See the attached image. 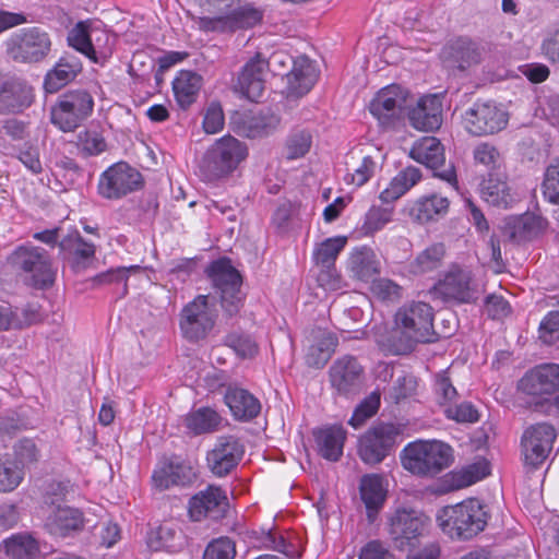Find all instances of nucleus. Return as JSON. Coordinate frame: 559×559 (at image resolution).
Segmentation results:
<instances>
[{"mask_svg":"<svg viewBox=\"0 0 559 559\" xmlns=\"http://www.w3.org/2000/svg\"><path fill=\"white\" fill-rule=\"evenodd\" d=\"M432 308L423 301H413L401 307L394 317V328L389 342L394 354L409 353L417 343L432 341Z\"/></svg>","mask_w":559,"mask_h":559,"instance_id":"1","label":"nucleus"},{"mask_svg":"<svg viewBox=\"0 0 559 559\" xmlns=\"http://www.w3.org/2000/svg\"><path fill=\"white\" fill-rule=\"evenodd\" d=\"M247 157L248 147L243 142L231 135H224L203 154L199 165L200 176L209 182L227 178Z\"/></svg>","mask_w":559,"mask_h":559,"instance_id":"2","label":"nucleus"},{"mask_svg":"<svg viewBox=\"0 0 559 559\" xmlns=\"http://www.w3.org/2000/svg\"><path fill=\"white\" fill-rule=\"evenodd\" d=\"M453 459L452 448L438 440L408 443L401 453L403 467L417 476H435Z\"/></svg>","mask_w":559,"mask_h":559,"instance_id":"3","label":"nucleus"},{"mask_svg":"<svg viewBox=\"0 0 559 559\" xmlns=\"http://www.w3.org/2000/svg\"><path fill=\"white\" fill-rule=\"evenodd\" d=\"M438 520L451 538L469 539L485 528L487 514L477 499H469L445 507Z\"/></svg>","mask_w":559,"mask_h":559,"instance_id":"4","label":"nucleus"},{"mask_svg":"<svg viewBox=\"0 0 559 559\" xmlns=\"http://www.w3.org/2000/svg\"><path fill=\"white\" fill-rule=\"evenodd\" d=\"M68 43L92 62L104 64L112 53L115 37L100 22L82 21L69 32Z\"/></svg>","mask_w":559,"mask_h":559,"instance_id":"5","label":"nucleus"},{"mask_svg":"<svg viewBox=\"0 0 559 559\" xmlns=\"http://www.w3.org/2000/svg\"><path fill=\"white\" fill-rule=\"evenodd\" d=\"M217 319L216 301L209 295H198L188 302L180 313V330L189 341L206 337Z\"/></svg>","mask_w":559,"mask_h":559,"instance_id":"6","label":"nucleus"},{"mask_svg":"<svg viewBox=\"0 0 559 559\" xmlns=\"http://www.w3.org/2000/svg\"><path fill=\"white\" fill-rule=\"evenodd\" d=\"M50 35L40 27L32 26L21 28L7 40V51L10 57L24 63L43 61L51 51Z\"/></svg>","mask_w":559,"mask_h":559,"instance_id":"7","label":"nucleus"},{"mask_svg":"<svg viewBox=\"0 0 559 559\" xmlns=\"http://www.w3.org/2000/svg\"><path fill=\"white\" fill-rule=\"evenodd\" d=\"M94 100L84 90L71 91L51 108V122L63 132L76 129L93 111Z\"/></svg>","mask_w":559,"mask_h":559,"instance_id":"8","label":"nucleus"},{"mask_svg":"<svg viewBox=\"0 0 559 559\" xmlns=\"http://www.w3.org/2000/svg\"><path fill=\"white\" fill-rule=\"evenodd\" d=\"M409 157L433 171V176L448 182L454 190L459 189L455 168L445 165L444 147L435 136H425L414 143Z\"/></svg>","mask_w":559,"mask_h":559,"instance_id":"9","label":"nucleus"},{"mask_svg":"<svg viewBox=\"0 0 559 559\" xmlns=\"http://www.w3.org/2000/svg\"><path fill=\"white\" fill-rule=\"evenodd\" d=\"M401 433L393 423H380L369 428L359 439L358 455L367 464H378L389 454Z\"/></svg>","mask_w":559,"mask_h":559,"instance_id":"10","label":"nucleus"},{"mask_svg":"<svg viewBox=\"0 0 559 559\" xmlns=\"http://www.w3.org/2000/svg\"><path fill=\"white\" fill-rule=\"evenodd\" d=\"M209 276L221 294L222 307L233 316L242 305L240 292L241 276L227 259L214 261L209 267Z\"/></svg>","mask_w":559,"mask_h":559,"instance_id":"11","label":"nucleus"},{"mask_svg":"<svg viewBox=\"0 0 559 559\" xmlns=\"http://www.w3.org/2000/svg\"><path fill=\"white\" fill-rule=\"evenodd\" d=\"M508 121V112L493 102H476L464 114L466 130L478 136L500 132L507 127Z\"/></svg>","mask_w":559,"mask_h":559,"instance_id":"12","label":"nucleus"},{"mask_svg":"<svg viewBox=\"0 0 559 559\" xmlns=\"http://www.w3.org/2000/svg\"><path fill=\"white\" fill-rule=\"evenodd\" d=\"M11 262L16 267L31 274L35 287H47L55 281L50 255L40 247H19L12 253Z\"/></svg>","mask_w":559,"mask_h":559,"instance_id":"13","label":"nucleus"},{"mask_svg":"<svg viewBox=\"0 0 559 559\" xmlns=\"http://www.w3.org/2000/svg\"><path fill=\"white\" fill-rule=\"evenodd\" d=\"M430 525V519L413 509H399L389 520V535L395 547L404 550L413 540L423 536Z\"/></svg>","mask_w":559,"mask_h":559,"instance_id":"14","label":"nucleus"},{"mask_svg":"<svg viewBox=\"0 0 559 559\" xmlns=\"http://www.w3.org/2000/svg\"><path fill=\"white\" fill-rule=\"evenodd\" d=\"M140 186L141 174L127 163H117L100 174L97 190L103 198L117 200L139 189Z\"/></svg>","mask_w":559,"mask_h":559,"instance_id":"15","label":"nucleus"},{"mask_svg":"<svg viewBox=\"0 0 559 559\" xmlns=\"http://www.w3.org/2000/svg\"><path fill=\"white\" fill-rule=\"evenodd\" d=\"M408 92L400 85L392 84L380 90L370 103L369 109L382 126H394L409 105Z\"/></svg>","mask_w":559,"mask_h":559,"instance_id":"16","label":"nucleus"},{"mask_svg":"<svg viewBox=\"0 0 559 559\" xmlns=\"http://www.w3.org/2000/svg\"><path fill=\"white\" fill-rule=\"evenodd\" d=\"M262 12L251 4L238 7L225 15L195 16L194 25L203 32H233L239 28H250L260 23Z\"/></svg>","mask_w":559,"mask_h":559,"instance_id":"17","label":"nucleus"},{"mask_svg":"<svg viewBox=\"0 0 559 559\" xmlns=\"http://www.w3.org/2000/svg\"><path fill=\"white\" fill-rule=\"evenodd\" d=\"M556 439L555 428L546 423H538L526 428L521 439L524 463L534 468L548 457Z\"/></svg>","mask_w":559,"mask_h":559,"instance_id":"18","label":"nucleus"},{"mask_svg":"<svg viewBox=\"0 0 559 559\" xmlns=\"http://www.w3.org/2000/svg\"><path fill=\"white\" fill-rule=\"evenodd\" d=\"M409 124L424 132H431L442 124V102L439 95H424L416 102L409 100L407 108Z\"/></svg>","mask_w":559,"mask_h":559,"instance_id":"19","label":"nucleus"},{"mask_svg":"<svg viewBox=\"0 0 559 559\" xmlns=\"http://www.w3.org/2000/svg\"><path fill=\"white\" fill-rule=\"evenodd\" d=\"M347 242L346 237H332L319 243L313 251V259L318 265L326 269L322 271L318 281L325 289L335 290L341 287V278L333 265L336 258Z\"/></svg>","mask_w":559,"mask_h":559,"instance_id":"20","label":"nucleus"},{"mask_svg":"<svg viewBox=\"0 0 559 559\" xmlns=\"http://www.w3.org/2000/svg\"><path fill=\"white\" fill-rule=\"evenodd\" d=\"M364 369L353 356H344L330 368L331 385L342 395H354L362 386Z\"/></svg>","mask_w":559,"mask_h":559,"instance_id":"21","label":"nucleus"},{"mask_svg":"<svg viewBox=\"0 0 559 559\" xmlns=\"http://www.w3.org/2000/svg\"><path fill=\"white\" fill-rule=\"evenodd\" d=\"M228 507L226 493L219 487L209 486L190 499L189 514L193 521H201L207 516L218 520L226 514Z\"/></svg>","mask_w":559,"mask_h":559,"instance_id":"22","label":"nucleus"},{"mask_svg":"<svg viewBox=\"0 0 559 559\" xmlns=\"http://www.w3.org/2000/svg\"><path fill=\"white\" fill-rule=\"evenodd\" d=\"M242 454L243 447L238 439L231 436L221 437L207 453V466L214 475L223 477L237 466Z\"/></svg>","mask_w":559,"mask_h":559,"instance_id":"23","label":"nucleus"},{"mask_svg":"<svg viewBox=\"0 0 559 559\" xmlns=\"http://www.w3.org/2000/svg\"><path fill=\"white\" fill-rule=\"evenodd\" d=\"M265 73V57L258 52L242 68L235 84V90L249 100L255 102L264 91Z\"/></svg>","mask_w":559,"mask_h":559,"instance_id":"24","label":"nucleus"},{"mask_svg":"<svg viewBox=\"0 0 559 559\" xmlns=\"http://www.w3.org/2000/svg\"><path fill=\"white\" fill-rule=\"evenodd\" d=\"M33 100V88L23 80L11 78L0 83V114L22 112Z\"/></svg>","mask_w":559,"mask_h":559,"instance_id":"25","label":"nucleus"},{"mask_svg":"<svg viewBox=\"0 0 559 559\" xmlns=\"http://www.w3.org/2000/svg\"><path fill=\"white\" fill-rule=\"evenodd\" d=\"M437 290L448 299L471 302L477 298L472 285V273L456 265L452 266L437 285Z\"/></svg>","mask_w":559,"mask_h":559,"instance_id":"26","label":"nucleus"},{"mask_svg":"<svg viewBox=\"0 0 559 559\" xmlns=\"http://www.w3.org/2000/svg\"><path fill=\"white\" fill-rule=\"evenodd\" d=\"M319 78V71L308 57L299 56L294 60L292 71L286 74L288 96L301 97L310 92Z\"/></svg>","mask_w":559,"mask_h":559,"instance_id":"27","label":"nucleus"},{"mask_svg":"<svg viewBox=\"0 0 559 559\" xmlns=\"http://www.w3.org/2000/svg\"><path fill=\"white\" fill-rule=\"evenodd\" d=\"M318 453L330 462H337L344 450L347 431L342 425H324L313 430Z\"/></svg>","mask_w":559,"mask_h":559,"instance_id":"28","label":"nucleus"},{"mask_svg":"<svg viewBox=\"0 0 559 559\" xmlns=\"http://www.w3.org/2000/svg\"><path fill=\"white\" fill-rule=\"evenodd\" d=\"M521 388L527 394H551L559 390V365L545 364L535 367L521 380Z\"/></svg>","mask_w":559,"mask_h":559,"instance_id":"29","label":"nucleus"},{"mask_svg":"<svg viewBox=\"0 0 559 559\" xmlns=\"http://www.w3.org/2000/svg\"><path fill=\"white\" fill-rule=\"evenodd\" d=\"M479 192L481 199L489 205L509 209L520 200V195L512 189L509 182L499 174L489 173L484 178Z\"/></svg>","mask_w":559,"mask_h":559,"instance_id":"30","label":"nucleus"},{"mask_svg":"<svg viewBox=\"0 0 559 559\" xmlns=\"http://www.w3.org/2000/svg\"><path fill=\"white\" fill-rule=\"evenodd\" d=\"M83 526V514L66 504L52 507L45 520V528L57 537H66Z\"/></svg>","mask_w":559,"mask_h":559,"instance_id":"31","label":"nucleus"},{"mask_svg":"<svg viewBox=\"0 0 559 559\" xmlns=\"http://www.w3.org/2000/svg\"><path fill=\"white\" fill-rule=\"evenodd\" d=\"M194 478L192 467L178 460L160 464L152 475L153 484L159 490H166L171 486H186Z\"/></svg>","mask_w":559,"mask_h":559,"instance_id":"32","label":"nucleus"},{"mask_svg":"<svg viewBox=\"0 0 559 559\" xmlns=\"http://www.w3.org/2000/svg\"><path fill=\"white\" fill-rule=\"evenodd\" d=\"M224 400L233 416L239 420L253 419L261 412L260 401L248 390L237 385L227 386Z\"/></svg>","mask_w":559,"mask_h":559,"instance_id":"33","label":"nucleus"},{"mask_svg":"<svg viewBox=\"0 0 559 559\" xmlns=\"http://www.w3.org/2000/svg\"><path fill=\"white\" fill-rule=\"evenodd\" d=\"M82 71V63L76 56L66 55L61 57L44 79V88L53 94L71 83Z\"/></svg>","mask_w":559,"mask_h":559,"instance_id":"34","label":"nucleus"},{"mask_svg":"<svg viewBox=\"0 0 559 559\" xmlns=\"http://www.w3.org/2000/svg\"><path fill=\"white\" fill-rule=\"evenodd\" d=\"M547 228V221L534 213L510 217L506 224V234L515 242L528 241L540 236Z\"/></svg>","mask_w":559,"mask_h":559,"instance_id":"35","label":"nucleus"},{"mask_svg":"<svg viewBox=\"0 0 559 559\" xmlns=\"http://www.w3.org/2000/svg\"><path fill=\"white\" fill-rule=\"evenodd\" d=\"M360 496L367 509V516L373 522L386 498L384 480L379 475H365L360 480Z\"/></svg>","mask_w":559,"mask_h":559,"instance_id":"36","label":"nucleus"},{"mask_svg":"<svg viewBox=\"0 0 559 559\" xmlns=\"http://www.w3.org/2000/svg\"><path fill=\"white\" fill-rule=\"evenodd\" d=\"M490 468L486 460H479L461 471L447 474L442 479L444 491H454L468 487L489 475Z\"/></svg>","mask_w":559,"mask_h":559,"instance_id":"37","label":"nucleus"},{"mask_svg":"<svg viewBox=\"0 0 559 559\" xmlns=\"http://www.w3.org/2000/svg\"><path fill=\"white\" fill-rule=\"evenodd\" d=\"M448 198L440 194H430L417 199L409 207V215L419 223L438 221L449 210Z\"/></svg>","mask_w":559,"mask_h":559,"instance_id":"38","label":"nucleus"},{"mask_svg":"<svg viewBox=\"0 0 559 559\" xmlns=\"http://www.w3.org/2000/svg\"><path fill=\"white\" fill-rule=\"evenodd\" d=\"M419 168L408 166L399 171L390 181L389 186L381 191L379 199L383 203H392L403 197L421 180Z\"/></svg>","mask_w":559,"mask_h":559,"instance_id":"39","label":"nucleus"},{"mask_svg":"<svg viewBox=\"0 0 559 559\" xmlns=\"http://www.w3.org/2000/svg\"><path fill=\"white\" fill-rule=\"evenodd\" d=\"M202 76L190 70L180 71L173 82V91L178 105L186 109L191 106L201 90Z\"/></svg>","mask_w":559,"mask_h":559,"instance_id":"40","label":"nucleus"},{"mask_svg":"<svg viewBox=\"0 0 559 559\" xmlns=\"http://www.w3.org/2000/svg\"><path fill=\"white\" fill-rule=\"evenodd\" d=\"M185 424L194 435L211 433L219 429L222 417L211 407H200L187 414Z\"/></svg>","mask_w":559,"mask_h":559,"instance_id":"41","label":"nucleus"},{"mask_svg":"<svg viewBox=\"0 0 559 559\" xmlns=\"http://www.w3.org/2000/svg\"><path fill=\"white\" fill-rule=\"evenodd\" d=\"M348 266L353 275L360 281H369L380 272L379 261L374 252L365 247L356 249L350 254Z\"/></svg>","mask_w":559,"mask_h":559,"instance_id":"42","label":"nucleus"},{"mask_svg":"<svg viewBox=\"0 0 559 559\" xmlns=\"http://www.w3.org/2000/svg\"><path fill=\"white\" fill-rule=\"evenodd\" d=\"M445 250L442 243H433L419 252L409 262L408 270L414 275H423L440 267Z\"/></svg>","mask_w":559,"mask_h":559,"instance_id":"43","label":"nucleus"},{"mask_svg":"<svg viewBox=\"0 0 559 559\" xmlns=\"http://www.w3.org/2000/svg\"><path fill=\"white\" fill-rule=\"evenodd\" d=\"M336 347L335 337L326 332H319L317 342L311 344L306 354V362L316 368H322Z\"/></svg>","mask_w":559,"mask_h":559,"instance_id":"44","label":"nucleus"},{"mask_svg":"<svg viewBox=\"0 0 559 559\" xmlns=\"http://www.w3.org/2000/svg\"><path fill=\"white\" fill-rule=\"evenodd\" d=\"M5 555L9 559H37L38 545L29 535H13L4 542Z\"/></svg>","mask_w":559,"mask_h":559,"instance_id":"45","label":"nucleus"},{"mask_svg":"<svg viewBox=\"0 0 559 559\" xmlns=\"http://www.w3.org/2000/svg\"><path fill=\"white\" fill-rule=\"evenodd\" d=\"M24 471L11 457L0 459V492H11L22 483Z\"/></svg>","mask_w":559,"mask_h":559,"instance_id":"46","label":"nucleus"},{"mask_svg":"<svg viewBox=\"0 0 559 559\" xmlns=\"http://www.w3.org/2000/svg\"><path fill=\"white\" fill-rule=\"evenodd\" d=\"M58 243L61 251L73 253L81 259H88L95 253V246L85 241L76 229L70 231Z\"/></svg>","mask_w":559,"mask_h":559,"instance_id":"47","label":"nucleus"},{"mask_svg":"<svg viewBox=\"0 0 559 559\" xmlns=\"http://www.w3.org/2000/svg\"><path fill=\"white\" fill-rule=\"evenodd\" d=\"M473 158L476 165H481L489 171L498 169L502 163L499 150L488 142H480L475 145Z\"/></svg>","mask_w":559,"mask_h":559,"instance_id":"48","label":"nucleus"},{"mask_svg":"<svg viewBox=\"0 0 559 559\" xmlns=\"http://www.w3.org/2000/svg\"><path fill=\"white\" fill-rule=\"evenodd\" d=\"M417 385V379L413 374L400 376L390 388L386 399L395 404L411 399L416 394Z\"/></svg>","mask_w":559,"mask_h":559,"instance_id":"49","label":"nucleus"},{"mask_svg":"<svg viewBox=\"0 0 559 559\" xmlns=\"http://www.w3.org/2000/svg\"><path fill=\"white\" fill-rule=\"evenodd\" d=\"M380 394L372 392L354 411L348 424L355 429L361 427L367 419L372 417L379 409Z\"/></svg>","mask_w":559,"mask_h":559,"instance_id":"50","label":"nucleus"},{"mask_svg":"<svg viewBox=\"0 0 559 559\" xmlns=\"http://www.w3.org/2000/svg\"><path fill=\"white\" fill-rule=\"evenodd\" d=\"M312 144V136L306 130L293 132L286 141V156L288 159H297L305 156Z\"/></svg>","mask_w":559,"mask_h":559,"instance_id":"51","label":"nucleus"},{"mask_svg":"<svg viewBox=\"0 0 559 559\" xmlns=\"http://www.w3.org/2000/svg\"><path fill=\"white\" fill-rule=\"evenodd\" d=\"M392 219V211L380 206H371L366 213L364 221V230L372 235L381 230Z\"/></svg>","mask_w":559,"mask_h":559,"instance_id":"52","label":"nucleus"},{"mask_svg":"<svg viewBox=\"0 0 559 559\" xmlns=\"http://www.w3.org/2000/svg\"><path fill=\"white\" fill-rule=\"evenodd\" d=\"M447 418L461 424H474L479 420V413L469 402L449 405L444 408Z\"/></svg>","mask_w":559,"mask_h":559,"instance_id":"53","label":"nucleus"},{"mask_svg":"<svg viewBox=\"0 0 559 559\" xmlns=\"http://www.w3.org/2000/svg\"><path fill=\"white\" fill-rule=\"evenodd\" d=\"M372 294L382 301L394 302L402 297V287L388 278H378L371 284Z\"/></svg>","mask_w":559,"mask_h":559,"instance_id":"54","label":"nucleus"},{"mask_svg":"<svg viewBox=\"0 0 559 559\" xmlns=\"http://www.w3.org/2000/svg\"><path fill=\"white\" fill-rule=\"evenodd\" d=\"M226 344L242 358H252L258 353V345L249 335L230 334L226 337Z\"/></svg>","mask_w":559,"mask_h":559,"instance_id":"55","label":"nucleus"},{"mask_svg":"<svg viewBox=\"0 0 559 559\" xmlns=\"http://www.w3.org/2000/svg\"><path fill=\"white\" fill-rule=\"evenodd\" d=\"M539 338L547 345L559 341V311L548 312L539 324Z\"/></svg>","mask_w":559,"mask_h":559,"instance_id":"56","label":"nucleus"},{"mask_svg":"<svg viewBox=\"0 0 559 559\" xmlns=\"http://www.w3.org/2000/svg\"><path fill=\"white\" fill-rule=\"evenodd\" d=\"M235 555L234 543L227 537H221L207 545L203 559H234Z\"/></svg>","mask_w":559,"mask_h":559,"instance_id":"57","label":"nucleus"},{"mask_svg":"<svg viewBox=\"0 0 559 559\" xmlns=\"http://www.w3.org/2000/svg\"><path fill=\"white\" fill-rule=\"evenodd\" d=\"M374 169L376 163L372 157L364 156L359 165L354 168L353 173H348L345 176V180L356 187H361L372 177Z\"/></svg>","mask_w":559,"mask_h":559,"instance_id":"58","label":"nucleus"},{"mask_svg":"<svg viewBox=\"0 0 559 559\" xmlns=\"http://www.w3.org/2000/svg\"><path fill=\"white\" fill-rule=\"evenodd\" d=\"M543 187L545 197L551 203L559 204V159L548 166Z\"/></svg>","mask_w":559,"mask_h":559,"instance_id":"59","label":"nucleus"},{"mask_svg":"<svg viewBox=\"0 0 559 559\" xmlns=\"http://www.w3.org/2000/svg\"><path fill=\"white\" fill-rule=\"evenodd\" d=\"M225 123L222 106L218 103H211L204 114L203 129L207 134L219 132Z\"/></svg>","mask_w":559,"mask_h":559,"instance_id":"60","label":"nucleus"},{"mask_svg":"<svg viewBox=\"0 0 559 559\" xmlns=\"http://www.w3.org/2000/svg\"><path fill=\"white\" fill-rule=\"evenodd\" d=\"M79 145L87 155H98L106 148L104 138L96 131H84L79 134Z\"/></svg>","mask_w":559,"mask_h":559,"instance_id":"61","label":"nucleus"},{"mask_svg":"<svg viewBox=\"0 0 559 559\" xmlns=\"http://www.w3.org/2000/svg\"><path fill=\"white\" fill-rule=\"evenodd\" d=\"M14 455L15 459L13 460L24 468L25 465L38 460V450L33 440L23 439L14 445Z\"/></svg>","mask_w":559,"mask_h":559,"instance_id":"62","label":"nucleus"},{"mask_svg":"<svg viewBox=\"0 0 559 559\" xmlns=\"http://www.w3.org/2000/svg\"><path fill=\"white\" fill-rule=\"evenodd\" d=\"M540 48L546 59L559 63V24L546 35Z\"/></svg>","mask_w":559,"mask_h":559,"instance_id":"63","label":"nucleus"},{"mask_svg":"<svg viewBox=\"0 0 559 559\" xmlns=\"http://www.w3.org/2000/svg\"><path fill=\"white\" fill-rule=\"evenodd\" d=\"M359 559H394V555L383 543L371 540L361 548Z\"/></svg>","mask_w":559,"mask_h":559,"instance_id":"64","label":"nucleus"}]
</instances>
